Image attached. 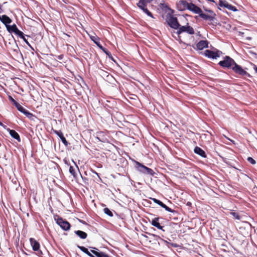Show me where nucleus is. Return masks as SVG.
Here are the masks:
<instances>
[{"instance_id":"14","label":"nucleus","mask_w":257,"mask_h":257,"mask_svg":"<svg viewBox=\"0 0 257 257\" xmlns=\"http://www.w3.org/2000/svg\"><path fill=\"white\" fill-rule=\"evenodd\" d=\"M53 132L56 134L61 139L62 142L64 144L65 146H68L69 143L64 137L62 132L61 131H57L53 130Z\"/></svg>"},{"instance_id":"7","label":"nucleus","mask_w":257,"mask_h":257,"mask_svg":"<svg viewBox=\"0 0 257 257\" xmlns=\"http://www.w3.org/2000/svg\"><path fill=\"white\" fill-rule=\"evenodd\" d=\"M177 30V33L178 35H180L184 32H186L190 35L194 34L195 33L193 28L188 25L183 26H180Z\"/></svg>"},{"instance_id":"12","label":"nucleus","mask_w":257,"mask_h":257,"mask_svg":"<svg viewBox=\"0 0 257 257\" xmlns=\"http://www.w3.org/2000/svg\"><path fill=\"white\" fill-rule=\"evenodd\" d=\"M189 4L184 0H180L177 4V8L179 11H182L188 10Z\"/></svg>"},{"instance_id":"1","label":"nucleus","mask_w":257,"mask_h":257,"mask_svg":"<svg viewBox=\"0 0 257 257\" xmlns=\"http://www.w3.org/2000/svg\"><path fill=\"white\" fill-rule=\"evenodd\" d=\"M166 21L168 25L174 29L177 30L180 26L177 18L171 14H168L166 15Z\"/></svg>"},{"instance_id":"21","label":"nucleus","mask_w":257,"mask_h":257,"mask_svg":"<svg viewBox=\"0 0 257 257\" xmlns=\"http://www.w3.org/2000/svg\"><path fill=\"white\" fill-rule=\"evenodd\" d=\"M75 233L78 235L81 239H85L87 237V234L81 230H76L75 231Z\"/></svg>"},{"instance_id":"28","label":"nucleus","mask_w":257,"mask_h":257,"mask_svg":"<svg viewBox=\"0 0 257 257\" xmlns=\"http://www.w3.org/2000/svg\"><path fill=\"white\" fill-rule=\"evenodd\" d=\"M22 113L26 115V116L29 118H31L33 116V114L26 109H24Z\"/></svg>"},{"instance_id":"43","label":"nucleus","mask_w":257,"mask_h":257,"mask_svg":"<svg viewBox=\"0 0 257 257\" xmlns=\"http://www.w3.org/2000/svg\"><path fill=\"white\" fill-rule=\"evenodd\" d=\"M64 35L65 36H66L68 37H70V36H69V35H68V34H67L64 33Z\"/></svg>"},{"instance_id":"49","label":"nucleus","mask_w":257,"mask_h":257,"mask_svg":"<svg viewBox=\"0 0 257 257\" xmlns=\"http://www.w3.org/2000/svg\"><path fill=\"white\" fill-rule=\"evenodd\" d=\"M0 9H1V6H0Z\"/></svg>"},{"instance_id":"25","label":"nucleus","mask_w":257,"mask_h":257,"mask_svg":"<svg viewBox=\"0 0 257 257\" xmlns=\"http://www.w3.org/2000/svg\"><path fill=\"white\" fill-rule=\"evenodd\" d=\"M225 8L228 9L229 10L232 11L233 12H236L237 11L235 7L229 4L228 3L226 4V5L225 6Z\"/></svg>"},{"instance_id":"19","label":"nucleus","mask_w":257,"mask_h":257,"mask_svg":"<svg viewBox=\"0 0 257 257\" xmlns=\"http://www.w3.org/2000/svg\"><path fill=\"white\" fill-rule=\"evenodd\" d=\"M91 40L101 49H103V47L101 45L99 42V38L96 36H91Z\"/></svg>"},{"instance_id":"42","label":"nucleus","mask_w":257,"mask_h":257,"mask_svg":"<svg viewBox=\"0 0 257 257\" xmlns=\"http://www.w3.org/2000/svg\"><path fill=\"white\" fill-rule=\"evenodd\" d=\"M0 125L2 126H4V124L0 121Z\"/></svg>"},{"instance_id":"13","label":"nucleus","mask_w":257,"mask_h":257,"mask_svg":"<svg viewBox=\"0 0 257 257\" xmlns=\"http://www.w3.org/2000/svg\"><path fill=\"white\" fill-rule=\"evenodd\" d=\"M209 42L207 40H201L196 44V48L198 50H202L204 48H208Z\"/></svg>"},{"instance_id":"27","label":"nucleus","mask_w":257,"mask_h":257,"mask_svg":"<svg viewBox=\"0 0 257 257\" xmlns=\"http://www.w3.org/2000/svg\"><path fill=\"white\" fill-rule=\"evenodd\" d=\"M104 212L110 217H112L113 214L112 212L108 208H104L103 209Z\"/></svg>"},{"instance_id":"24","label":"nucleus","mask_w":257,"mask_h":257,"mask_svg":"<svg viewBox=\"0 0 257 257\" xmlns=\"http://www.w3.org/2000/svg\"><path fill=\"white\" fill-rule=\"evenodd\" d=\"M103 52H104L107 56H108V57L112 61H115L112 56L111 55V53L106 49L105 48H103V49L102 50Z\"/></svg>"},{"instance_id":"46","label":"nucleus","mask_w":257,"mask_h":257,"mask_svg":"<svg viewBox=\"0 0 257 257\" xmlns=\"http://www.w3.org/2000/svg\"><path fill=\"white\" fill-rule=\"evenodd\" d=\"M95 173L97 175H98V173H96V172H95Z\"/></svg>"},{"instance_id":"26","label":"nucleus","mask_w":257,"mask_h":257,"mask_svg":"<svg viewBox=\"0 0 257 257\" xmlns=\"http://www.w3.org/2000/svg\"><path fill=\"white\" fill-rule=\"evenodd\" d=\"M228 3L226 2V1L223 0H219L218 3H217V4L219 6L221 7H224L225 8V6L226 4H227Z\"/></svg>"},{"instance_id":"37","label":"nucleus","mask_w":257,"mask_h":257,"mask_svg":"<svg viewBox=\"0 0 257 257\" xmlns=\"http://www.w3.org/2000/svg\"><path fill=\"white\" fill-rule=\"evenodd\" d=\"M63 55H60L58 56H57V58L59 60H62L63 58Z\"/></svg>"},{"instance_id":"10","label":"nucleus","mask_w":257,"mask_h":257,"mask_svg":"<svg viewBox=\"0 0 257 257\" xmlns=\"http://www.w3.org/2000/svg\"><path fill=\"white\" fill-rule=\"evenodd\" d=\"M208 12L210 13L211 15H209L208 14H204L201 10V12L200 13V14H199V16L203 20L212 21L215 18V14L211 10H209L208 11Z\"/></svg>"},{"instance_id":"48","label":"nucleus","mask_w":257,"mask_h":257,"mask_svg":"<svg viewBox=\"0 0 257 257\" xmlns=\"http://www.w3.org/2000/svg\"><path fill=\"white\" fill-rule=\"evenodd\" d=\"M94 248L96 249V250H98V249L97 248Z\"/></svg>"},{"instance_id":"6","label":"nucleus","mask_w":257,"mask_h":257,"mask_svg":"<svg viewBox=\"0 0 257 257\" xmlns=\"http://www.w3.org/2000/svg\"><path fill=\"white\" fill-rule=\"evenodd\" d=\"M231 69L235 73L238 75L241 76H247L248 77L250 76L249 73H248L245 70H244L240 65H238L236 62H235L233 66L232 67Z\"/></svg>"},{"instance_id":"47","label":"nucleus","mask_w":257,"mask_h":257,"mask_svg":"<svg viewBox=\"0 0 257 257\" xmlns=\"http://www.w3.org/2000/svg\"><path fill=\"white\" fill-rule=\"evenodd\" d=\"M101 133H100V134H99V136H101Z\"/></svg>"},{"instance_id":"8","label":"nucleus","mask_w":257,"mask_h":257,"mask_svg":"<svg viewBox=\"0 0 257 257\" xmlns=\"http://www.w3.org/2000/svg\"><path fill=\"white\" fill-rule=\"evenodd\" d=\"M30 242L33 250L37 251L39 255L42 254V252L40 249V244L39 242L34 238H30Z\"/></svg>"},{"instance_id":"18","label":"nucleus","mask_w":257,"mask_h":257,"mask_svg":"<svg viewBox=\"0 0 257 257\" xmlns=\"http://www.w3.org/2000/svg\"><path fill=\"white\" fill-rule=\"evenodd\" d=\"M194 152L195 153L198 154V155L200 156L203 158H206V155L205 152L199 147H196L194 148Z\"/></svg>"},{"instance_id":"16","label":"nucleus","mask_w":257,"mask_h":257,"mask_svg":"<svg viewBox=\"0 0 257 257\" xmlns=\"http://www.w3.org/2000/svg\"><path fill=\"white\" fill-rule=\"evenodd\" d=\"M188 10L192 11L194 14H197L198 15L201 12V9L192 3L189 4Z\"/></svg>"},{"instance_id":"50","label":"nucleus","mask_w":257,"mask_h":257,"mask_svg":"<svg viewBox=\"0 0 257 257\" xmlns=\"http://www.w3.org/2000/svg\"><path fill=\"white\" fill-rule=\"evenodd\" d=\"M2 17V16H0V18Z\"/></svg>"},{"instance_id":"34","label":"nucleus","mask_w":257,"mask_h":257,"mask_svg":"<svg viewBox=\"0 0 257 257\" xmlns=\"http://www.w3.org/2000/svg\"><path fill=\"white\" fill-rule=\"evenodd\" d=\"M231 214L234 217V218L236 219L239 220L240 217L239 214L237 213L231 212Z\"/></svg>"},{"instance_id":"11","label":"nucleus","mask_w":257,"mask_h":257,"mask_svg":"<svg viewBox=\"0 0 257 257\" xmlns=\"http://www.w3.org/2000/svg\"><path fill=\"white\" fill-rule=\"evenodd\" d=\"M151 199L153 200V201L159 205L160 206H161L162 207H163V208H164L166 211H168V212H172V213H173L174 214L175 213H177V211L173 210V209H172L171 208H169V207H168L167 205H166L165 204H164L162 201H161L160 200L156 199V198H151Z\"/></svg>"},{"instance_id":"22","label":"nucleus","mask_w":257,"mask_h":257,"mask_svg":"<svg viewBox=\"0 0 257 257\" xmlns=\"http://www.w3.org/2000/svg\"><path fill=\"white\" fill-rule=\"evenodd\" d=\"M91 252L97 257H109L108 255L103 252H98L95 250H91Z\"/></svg>"},{"instance_id":"30","label":"nucleus","mask_w":257,"mask_h":257,"mask_svg":"<svg viewBox=\"0 0 257 257\" xmlns=\"http://www.w3.org/2000/svg\"><path fill=\"white\" fill-rule=\"evenodd\" d=\"M14 33L18 36L21 38H23L24 36V34L21 31H20L18 29H17Z\"/></svg>"},{"instance_id":"9","label":"nucleus","mask_w":257,"mask_h":257,"mask_svg":"<svg viewBox=\"0 0 257 257\" xmlns=\"http://www.w3.org/2000/svg\"><path fill=\"white\" fill-rule=\"evenodd\" d=\"M56 222L64 230L67 231L70 228L71 225L69 222L63 220L62 218H58Z\"/></svg>"},{"instance_id":"31","label":"nucleus","mask_w":257,"mask_h":257,"mask_svg":"<svg viewBox=\"0 0 257 257\" xmlns=\"http://www.w3.org/2000/svg\"><path fill=\"white\" fill-rule=\"evenodd\" d=\"M14 33L18 36L21 38H23L24 36V34L21 31H20L18 29H17Z\"/></svg>"},{"instance_id":"36","label":"nucleus","mask_w":257,"mask_h":257,"mask_svg":"<svg viewBox=\"0 0 257 257\" xmlns=\"http://www.w3.org/2000/svg\"><path fill=\"white\" fill-rule=\"evenodd\" d=\"M9 99L14 103L15 105L16 103H18L11 96H9Z\"/></svg>"},{"instance_id":"40","label":"nucleus","mask_w":257,"mask_h":257,"mask_svg":"<svg viewBox=\"0 0 257 257\" xmlns=\"http://www.w3.org/2000/svg\"><path fill=\"white\" fill-rule=\"evenodd\" d=\"M207 1H209V2H213V3H215L216 5L217 4V2L215 1L214 0H207Z\"/></svg>"},{"instance_id":"45","label":"nucleus","mask_w":257,"mask_h":257,"mask_svg":"<svg viewBox=\"0 0 257 257\" xmlns=\"http://www.w3.org/2000/svg\"><path fill=\"white\" fill-rule=\"evenodd\" d=\"M189 204H191L190 202L187 203V205H189Z\"/></svg>"},{"instance_id":"41","label":"nucleus","mask_w":257,"mask_h":257,"mask_svg":"<svg viewBox=\"0 0 257 257\" xmlns=\"http://www.w3.org/2000/svg\"><path fill=\"white\" fill-rule=\"evenodd\" d=\"M253 68H254L255 71L257 73V67L255 65H254Z\"/></svg>"},{"instance_id":"20","label":"nucleus","mask_w":257,"mask_h":257,"mask_svg":"<svg viewBox=\"0 0 257 257\" xmlns=\"http://www.w3.org/2000/svg\"><path fill=\"white\" fill-rule=\"evenodd\" d=\"M10 134L11 136L18 142H21V138L18 133L15 130H10Z\"/></svg>"},{"instance_id":"5","label":"nucleus","mask_w":257,"mask_h":257,"mask_svg":"<svg viewBox=\"0 0 257 257\" xmlns=\"http://www.w3.org/2000/svg\"><path fill=\"white\" fill-rule=\"evenodd\" d=\"M136 167L138 171L146 174L153 175L154 173L152 169L148 168L138 162H136Z\"/></svg>"},{"instance_id":"3","label":"nucleus","mask_w":257,"mask_h":257,"mask_svg":"<svg viewBox=\"0 0 257 257\" xmlns=\"http://www.w3.org/2000/svg\"><path fill=\"white\" fill-rule=\"evenodd\" d=\"M234 60L228 56H226L224 57L223 60L220 61L218 63L219 65L222 68H231L233 66L235 63Z\"/></svg>"},{"instance_id":"32","label":"nucleus","mask_w":257,"mask_h":257,"mask_svg":"<svg viewBox=\"0 0 257 257\" xmlns=\"http://www.w3.org/2000/svg\"><path fill=\"white\" fill-rule=\"evenodd\" d=\"M69 172L71 173L72 175H73L74 177L76 176V173L75 172V168L73 166H70L69 167Z\"/></svg>"},{"instance_id":"4","label":"nucleus","mask_w":257,"mask_h":257,"mask_svg":"<svg viewBox=\"0 0 257 257\" xmlns=\"http://www.w3.org/2000/svg\"><path fill=\"white\" fill-rule=\"evenodd\" d=\"M222 54V52L221 51L214 48L213 51L210 50H206L203 54L205 57L214 59L219 57Z\"/></svg>"},{"instance_id":"23","label":"nucleus","mask_w":257,"mask_h":257,"mask_svg":"<svg viewBox=\"0 0 257 257\" xmlns=\"http://www.w3.org/2000/svg\"><path fill=\"white\" fill-rule=\"evenodd\" d=\"M7 31L10 33H12L16 31V30L18 29L17 26L16 24H13V25H9L7 26Z\"/></svg>"},{"instance_id":"15","label":"nucleus","mask_w":257,"mask_h":257,"mask_svg":"<svg viewBox=\"0 0 257 257\" xmlns=\"http://www.w3.org/2000/svg\"><path fill=\"white\" fill-rule=\"evenodd\" d=\"M159 217H156L152 220V221H150L151 224L157 227L158 229L162 230L164 231V230L163 229L164 226L161 225L160 223L159 222Z\"/></svg>"},{"instance_id":"35","label":"nucleus","mask_w":257,"mask_h":257,"mask_svg":"<svg viewBox=\"0 0 257 257\" xmlns=\"http://www.w3.org/2000/svg\"><path fill=\"white\" fill-rule=\"evenodd\" d=\"M22 39L24 40V41L32 49V50H34V49L33 48V47L31 46V45H30V44L29 43V42L28 41V40L25 38V36H23V38H22Z\"/></svg>"},{"instance_id":"44","label":"nucleus","mask_w":257,"mask_h":257,"mask_svg":"<svg viewBox=\"0 0 257 257\" xmlns=\"http://www.w3.org/2000/svg\"><path fill=\"white\" fill-rule=\"evenodd\" d=\"M151 235H153V236H155V237H159L158 236H157V235H155V234H151Z\"/></svg>"},{"instance_id":"33","label":"nucleus","mask_w":257,"mask_h":257,"mask_svg":"<svg viewBox=\"0 0 257 257\" xmlns=\"http://www.w3.org/2000/svg\"><path fill=\"white\" fill-rule=\"evenodd\" d=\"M248 162L251 163L252 165H254L256 163L255 161L251 157H249L247 159Z\"/></svg>"},{"instance_id":"38","label":"nucleus","mask_w":257,"mask_h":257,"mask_svg":"<svg viewBox=\"0 0 257 257\" xmlns=\"http://www.w3.org/2000/svg\"><path fill=\"white\" fill-rule=\"evenodd\" d=\"M171 245L172 246L174 247H176L178 246V245L176 243H171Z\"/></svg>"},{"instance_id":"29","label":"nucleus","mask_w":257,"mask_h":257,"mask_svg":"<svg viewBox=\"0 0 257 257\" xmlns=\"http://www.w3.org/2000/svg\"><path fill=\"white\" fill-rule=\"evenodd\" d=\"M15 106L16 107L17 109L21 112H23L24 109H25L18 102L15 103Z\"/></svg>"},{"instance_id":"17","label":"nucleus","mask_w":257,"mask_h":257,"mask_svg":"<svg viewBox=\"0 0 257 257\" xmlns=\"http://www.w3.org/2000/svg\"><path fill=\"white\" fill-rule=\"evenodd\" d=\"M1 21L5 25L6 27H7V26H9V24H10L12 23V20L7 15H4L2 16V17L0 18Z\"/></svg>"},{"instance_id":"2","label":"nucleus","mask_w":257,"mask_h":257,"mask_svg":"<svg viewBox=\"0 0 257 257\" xmlns=\"http://www.w3.org/2000/svg\"><path fill=\"white\" fill-rule=\"evenodd\" d=\"M154 0H140L137 4V6L142 10L148 16L153 18V15L147 9V5L151 3Z\"/></svg>"},{"instance_id":"39","label":"nucleus","mask_w":257,"mask_h":257,"mask_svg":"<svg viewBox=\"0 0 257 257\" xmlns=\"http://www.w3.org/2000/svg\"><path fill=\"white\" fill-rule=\"evenodd\" d=\"M97 138L101 142H104L106 139H100L99 137H97Z\"/></svg>"}]
</instances>
